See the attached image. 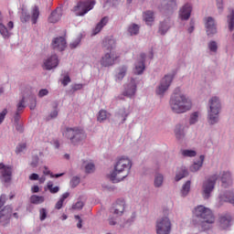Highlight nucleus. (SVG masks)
Listing matches in <instances>:
<instances>
[{"label":"nucleus","instance_id":"nucleus-1","mask_svg":"<svg viewBox=\"0 0 234 234\" xmlns=\"http://www.w3.org/2000/svg\"><path fill=\"white\" fill-rule=\"evenodd\" d=\"M133 167L131 159L127 157H120L114 165V170L110 174L109 178L113 184L122 182L123 178L129 175V171Z\"/></svg>","mask_w":234,"mask_h":234},{"label":"nucleus","instance_id":"nucleus-2","mask_svg":"<svg viewBox=\"0 0 234 234\" xmlns=\"http://www.w3.org/2000/svg\"><path fill=\"white\" fill-rule=\"evenodd\" d=\"M170 107L176 114H184V112L190 111L192 107L191 100L177 89L170 99Z\"/></svg>","mask_w":234,"mask_h":234},{"label":"nucleus","instance_id":"nucleus-3","mask_svg":"<svg viewBox=\"0 0 234 234\" xmlns=\"http://www.w3.org/2000/svg\"><path fill=\"white\" fill-rule=\"evenodd\" d=\"M195 215L197 218H201V227L204 231L209 229L211 224L215 222V216L211 209L200 205L195 208Z\"/></svg>","mask_w":234,"mask_h":234},{"label":"nucleus","instance_id":"nucleus-4","mask_svg":"<svg viewBox=\"0 0 234 234\" xmlns=\"http://www.w3.org/2000/svg\"><path fill=\"white\" fill-rule=\"evenodd\" d=\"M64 138L69 141L71 145H78L80 142H83L87 138V133L83 129L79 127H67L62 133Z\"/></svg>","mask_w":234,"mask_h":234},{"label":"nucleus","instance_id":"nucleus-5","mask_svg":"<svg viewBox=\"0 0 234 234\" xmlns=\"http://www.w3.org/2000/svg\"><path fill=\"white\" fill-rule=\"evenodd\" d=\"M209 110L207 112V120L210 125H215L218 122V114L220 112V100L218 97H212L209 101Z\"/></svg>","mask_w":234,"mask_h":234},{"label":"nucleus","instance_id":"nucleus-6","mask_svg":"<svg viewBox=\"0 0 234 234\" xmlns=\"http://www.w3.org/2000/svg\"><path fill=\"white\" fill-rule=\"evenodd\" d=\"M95 5L96 1L94 0H80L72 7L71 12H73V14L78 17H83V16L89 14V12L94 8Z\"/></svg>","mask_w":234,"mask_h":234},{"label":"nucleus","instance_id":"nucleus-7","mask_svg":"<svg viewBox=\"0 0 234 234\" xmlns=\"http://www.w3.org/2000/svg\"><path fill=\"white\" fill-rule=\"evenodd\" d=\"M218 178L219 176H218V174H214L203 182L201 194L205 200H207V198L211 197V193H213V189H215V186Z\"/></svg>","mask_w":234,"mask_h":234},{"label":"nucleus","instance_id":"nucleus-8","mask_svg":"<svg viewBox=\"0 0 234 234\" xmlns=\"http://www.w3.org/2000/svg\"><path fill=\"white\" fill-rule=\"evenodd\" d=\"M171 219L167 217L160 218L156 220L155 231L156 234H170L171 233Z\"/></svg>","mask_w":234,"mask_h":234},{"label":"nucleus","instance_id":"nucleus-9","mask_svg":"<svg viewBox=\"0 0 234 234\" xmlns=\"http://www.w3.org/2000/svg\"><path fill=\"white\" fill-rule=\"evenodd\" d=\"M172 82H173V75H165L162 79L159 86L156 89V94L158 96H164V92H165L167 89L171 87Z\"/></svg>","mask_w":234,"mask_h":234},{"label":"nucleus","instance_id":"nucleus-10","mask_svg":"<svg viewBox=\"0 0 234 234\" xmlns=\"http://www.w3.org/2000/svg\"><path fill=\"white\" fill-rule=\"evenodd\" d=\"M205 28L207 36H215L217 34V24L211 16L205 18Z\"/></svg>","mask_w":234,"mask_h":234},{"label":"nucleus","instance_id":"nucleus-11","mask_svg":"<svg viewBox=\"0 0 234 234\" xmlns=\"http://www.w3.org/2000/svg\"><path fill=\"white\" fill-rule=\"evenodd\" d=\"M52 48H54V50H58V52H63V50L67 48V40H65V37H56L52 41Z\"/></svg>","mask_w":234,"mask_h":234},{"label":"nucleus","instance_id":"nucleus-12","mask_svg":"<svg viewBox=\"0 0 234 234\" xmlns=\"http://www.w3.org/2000/svg\"><path fill=\"white\" fill-rule=\"evenodd\" d=\"M134 94H136V80H134V79H132L130 83L124 86L123 96L133 98Z\"/></svg>","mask_w":234,"mask_h":234},{"label":"nucleus","instance_id":"nucleus-13","mask_svg":"<svg viewBox=\"0 0 234 234\" xmlns=\"http://www.w3.org/2000/svg\"><path fill=\"white\" fill-rule=\"evenodd\" d=\"M10 217H12V208L10 207H5L0 211V224L5 226L10 222Z\"/></svg>","mask_w":234,"mask_h":234},{"label":"nucleus","instance_id":"nucleus-14","mask_svg":"<svg viewBox=\"0 0 234 234\" xmlns=\"http://www.w3.org/2000/svg\"><path fill=\"white\" fill-rule=\"evenodd\" d=\"M0 171L4 182H10L12 180V166H6L4 164H0Z\"/></svg>","mask_w":234,"mask_h":234},{"label":"nucleus","instance_id":"nucleus-15","mask_svg":"<svg viewBox=\"0 0 234 234\" xmlns=\"http://www.w3.org/2000/svg\"><path fill=\"white\" fill-rule=\"evenodd\" d=\"M191 12H193V7L189 4H186L179 11V16L182 21H187L191 17Z\"/></svg>","mask_w":234,"mask_h":234},{"label":"nucleus","instance_id":"nucleus-16","mask_svg":"<svg viewBox=\"0 0 234 234\" xmlns=\"http://www.w3.org/2000/svg\"><path fill=\"white\" fill-rule=\"evenodd\" d=\"M123 211H125V200L118 199L114 205V215L122 217Z\"/></svg>","mask_w":234,"mask_h":234},{"label":"nucleus","instance_id":"nucleus-17","mask_svg":"<svg viewBox=\"0 0 234 234\" xmlns=\"http://www.w3.org/2000/svg\"><path fill=\"white\" fill-rule=\"evenodd\" d=\"M221 186L222 187H228V186H231L232 181H231V174L229 172H222L221 176Z\"/></svg>","mask_w":234,"mask_h":234},{"label":"nucleus","instance_id":"nucleus-18","mask_svg":"<svg viewBox=\"0 0 234 234\" xmlns=\"http://www.w3.org/2000/svg\"><path fill=\"white\" fill-rule=\"evenodd\" d=\"M143 19L146 25L151 27V25H153V23L154 22V12L146 11L143 13Z\"/></svg>","mask_w":234,"mask_h":234},{"label":"nucleus","instance_id":"nucleus-19","mask_svg":"<svg viewBox=\"0 0 234 234\" xmlns=\"http://www.w3.org/2000/svg\"><path fill=\"white\" fill-rule=\"evenodd\" d=\"M127 74V66H121L117 69V72L115 75L116 81H122L125 78Z\"/></svg>","mask_w":234,"mask_h":234},{"label":"nucleus","instance_id":"nucleus-20","mask_svg":"<svg viewBox=\"0 0 234 234\" xmlns=\"http://www.w3.org/2000/svg\"><path fill=\"white\" fill-rule=\"evenodd\" d=\"M108 23H109V17L104 16L103 18H101V20L97 24V26L93 29V36H96V34H100L103 27H105V25H107Z\"/></svg>","mask_w":234,"mask_h":234},{"label":"nucleus","instance_id":"nucleus-21","mask_svg":"<svg viewBox=\"0 0 234 234\" xmlns=\"http://www.w3.org/2000/svg\"><path fill=\"white\" fill-rule=\"evenodd\" d=\"M58 65H59V62L58 59H47L44 62L43 68L46 70H52V69H56Z\"/></svg>","mask_w":234,"mask_h":234},{"label":"nucleus","instance_id":"nucleus-22","mask_svg":"<svg viewBox=\"0 0 234 234\" xmlns=\"http://www.w3.org/2000/svg\"><path fill=\"white\" fill-rule=\"evenodd\" d=\"M221 202H229V204H232L234 206V195L233 192H226L219 197Z\"/></svg>","mask_w":234,"mask_h":234},{"label":"nucleus","instance_id":"nucleus-23","mask_svg":"<svg viewBox=\"0 0 234 234\" xmlns=\"http://www.w3.org/2000/svg\"><path fill=\"white\" fill-rule=\"evenodd\" d=\"M37 19H39V6L34 5L31 8V22L33 25L37 23Z\"/></svg>","mask_w":234,"mask_h":234},{"label":"nucleus","instance_id":"nucleus-24","mask_svg":"<svg viewBox=\"0 0 234 234\" xmlns=\"http://www.w3.org/2000/svg\"><path fill=\"white\" fill-rule=\"evenodd\" d=\"M145 70V62L144 60H139L135 63V69L133 70L134 74L140 75Z\"/></svg>","mask_w":234,"mask_h":234},{"label":"nucleus","instance_id":"nucleus-25","mask_svg":"<svg viewBox=\"0 0 234 234\" xmlns=\"http://www.w3.org/2000/svg\"><path fill=\"white\" fill-rule=\"evenodd\" d=\"M204 155H200L199 157V161L197 163H194L191 166H190V171L192 173H197V171H198L200 169V167H202V165H204Z\"/></svg>","mask_w":234,"mask_h":234},{"label":"nucleus","instance_id":"nucleus-26","mask_svg":"<svg viewBox=\"0 0 234 234\" xmlns=\"http://www.w3.org/2000/svg\"><path fill=\"white\" fill-rule=\"evenodd\" d=\"M220 226L223 229H227L231 226V217L230 216H224L220 218Z\"/></svg>","mask_w":234,"mask_h":234},{"label":"nucleus","instance_id":"nucleus-27","mask_svg":"<svg viewBox=\"0 0 234 234\" xmlns=\"http://www.w3.org/2000/svg\"><path fill=\"white\" fill-rule=\"evenodd\" d=\"M229 15L227 16V23L229 25V29L230 32H233L234 30V10L230 9L229 10Z\"/></svg>","mask_w":234,"mask_h":234},{"label":"nucleus","instance_id":"nucleus-28","mask_svg":"<svg viewBox=\"0 0 234 234\" xmlns=\"http://www.w3.org/2000/svg\"><path fill=\"white\" fill-rule=\"evenodd\" d=\"M189 173L187 172V169L184 166L180 168V170L176 175V181L179 182V180H182V178H186Z\"/></svg>","mask_w":234,"mask_h":234},{"label":"nucleus","instance_id":"nucleus-29","mask_svg":"<svg viewBox=\"0 0 234 234\" xmlns=\"http://www.w3.org/2000/svg\"><path fill=\"white\" fill-rule=\"evenodd\" d=\"M0 34L5 37V39H8V37L12 36L10 30L3 23H0Z\"/></svg>","mask_w":234,"mask_h":234},{"label":"nucleus","instance_id":"nucleus-30","mask_svg":"<svg viewBox=\"0 0 234 234\" xmlns=\"http://www.w3.org/2000/svg\"><path fill=\"white\" fill-rule=\"evenodd\" d=\"M175 134L177 140H182V138H184L185 136L184 126H182L181 124H177L175 129Z\"/></svg>","mask_w":234,"mask_h":234},{"label":"nucleus","instance_id":"nucleus-31","mask_svg":"<svg viewBox=\"0 0 234 234\" xmlns=\"http://www.w3.org/2000/svg\"><path fill=\"white\" fill-rule=\"evenodd\" d=\"M189 191H191V181L188 180L186 182V184L183 185L181 189V195L182 197H187L189 194Z\"/></svg>","mask_w":234,"mask_h":234},{"label":"nucleus","instance_id":"nucleus-32","mask_svg":"<svg viewBox=\"0 0 234 234\" xmlns=\"http://www.w3.org/2000/svg\"><path fill=\"white\" fill-rule=\"evenodd\" d=\"M59 19H61V13H58V10L53 11L48 17L49 23H58Z\"/></svg>","mask_w":234,"mask_h":234},{"label":"nucleus","instance_id":"nucleus-33","mask_svg":"<svg viewBox=\"0 0 234 234\" xmlns=\"http://www.w3.org/2000/svg\"><path fill=\"white\" fill-rule=\"evenodd\" d=\"M30 202L31 204H35V205L43 204V202H45V197L42 196L33 195L30 197Z\"/></svg>","mask_w":234,"mask_h":234},{"label":"nucleus","instance_id":"nucleus-34","mask_svg":"<svg viewBox=\"0 0 234 234\" xmlns=\"http://www.w3.org/2000/svg\"><path fill=\"white\" fill-rule=\"evenodd\" d=\"M169 30V21L165 20L160 24L159 33L164 36Z\"/></svg>","mask_w":234,"mask_h":234},{"label":"nucleus","instance_id":"nucleus-35","mask_svg":"<svg viewBox=\"0 0 234 234\" xmlns=\"http://www.w3.org/2000/svg\"><path fill=\"white\" fill-rule=\"evenodd\" d=\"M111 114H109L107 112V111L105 110H101L98 113V117L97 120L98 122H105V120H107L108 117H110Z\"/></svg>","mask_w":234,"mask_h":234},{"label":"nucleus","instance_id":"nucleus-36","mask_svg":"<svg viewBox=\"0 0 234 234\" xmlns=\"http://www.w3.org/2000/svg\"><path fill=\"white\" fill-rule=\"evenodd\" d=\"M128 32L131 36H136L138 35V32H140V26L136 24H132L128 27Z\"/></svg>","mask_w":234,"mask_h":234},{"label":"nucleus","instance_id":"nucleus-37","mask_svg":"<svg viewBox=\"0 0 234 234\" xmlns=\"http://www.w3.org/2000/svg\"><path fill=\"white\" fill-rule=\"evenodd\" d=\"M83 164L85 165L86 173L88 174L94 173V170L96 169V167L94 166V164L87 163V162H84Z\"/></svg>","mask_w":234,"mask_h":234},{"label":"nucleus","instance_id":"nucleus-38","mask_svg":"<svg viewBox=\"0 0 234 234\" xmlns=\"http://www.w3.org/2000/svg\"><path fill=\"white\" fill-rule=\"evenodd\" d=\"M162 184H164V176L158 174L154 179V186L155 187H160Z\"/></svg>","mask_w":234,"mask_h":234},{"label":"nucleus","instance_id":"nucleus-39","mask_svg":"<svg viewBox=\"0 0 234 234\" xmlns=\"http://www.w3.org/2000/svg\"><path fill=\"white\" fill-rule=\"evenodd\" d=\"M198 122V112H195L190 115L189 123L190 125H195Z\"/></svg>","mask_w":234,"mask_h":234},{"label":"nucleus","instance_id":"nucleus-40","mask_svg":"<svg viewBox=\"0 0 234 234\" xmlns=\"http://www.w3.org/2000/svg\"><path fill=\"white\" fill-rule=\"evenodd\" d=\"M48 189L52 195L59 192V186H54L52 183L48 184Z\"/></svg>","mask_w":234,"mask_h":234},{"label":"nucleus","instance_id":"nucleus-41","mask_svg":"<svg viewBox=\"0 0 234 234\" xmlns=\"http://www.w3.org/2000/svg\"><path fill=\"white\" fill-rule=\"evenodd\" d=\"M101 65L102 67H112L114 65V59H102L101 60Z\"/></svg>","mask_w":234,"mask_h":234},{"label":"nucleus","instance_id":"nucleus-42","mask_svg":"<svg viewBox=\"0 0 234 234\" xmlns=\"http://www.w3.org/2000/svg\"><path fill=\"white\" fill-rule=\"evenodd\" d=\"M182 154L183 156H188L191 158L193 156H197V152L194 150H183Z\"/></svg>","mask_w":234,"mask_h":234},{"label":"nucleus","instance_id":"nucleus-43","mask_svg":"<svg viewBox=\"0 0 234 234\" xmlns=\"http://www.w3.org/2000/svg\"><path fill=\"white\" fill-rule=\"evenodd\" d=\"M208 48H209L210 52H217V50L218 49V46L217 45V42L210 41L208 43Z\"/></svg>","mask_w":234,"mask_h":234},{"label":"nucleus","instance_id":"nucleus-44","mask_svg":"<svg viewBox=\"0 0 234 234\" xmlns=\"http://www.w3.org/2000/svg\"><path fill=\"white\" fill-rule=\"evenodd\" d=\"M25 149H27V144H25V143L20 144L16 146V154L23 153V151H25Z\"/></svg>","mask_w":234,"mask_h":234},{"label":"nucleus","instance_id":"nucleus-45","mask_svg":"<svg viewBox=\"0 0 234 234\" xmlns=\"http://www.w3.org/2000/svg\"><path fill=\"white\" fill-rule=\"evenodd\" d=\"M80 185V177L75 176L70 181L71 187H77Z\"/></svg>","mask_w":234,"mask_h":234},{"label":"nucleus","instance_id":"nucleus-46","mask_svg":"<svg viewBox=\"0 0 234 234\" xmlns=\"http://www.w3.org/2000/svg\"><path fill=\"white\" fill-rule=\"evenodd\" d=\"M39 218L42 221L47 218V208H40V210H39Z\"/></svg>","mask_w":234,"mask_h":234},{"label":"nucleus","instance_id":"nucleus-47","mask_svg":"<svg viewBox=\"0 0 234 234\" xmlns=\"http://www.w3.org/2000/svg\"><path fill=\"white\" fill-rule=\"evenodd\" d=\"M25 109V98H23L17 104V111L16 112H21Z\"/></svg>","mask_w":234,"mask_h":234},{"label":"nucleus","instance_id":"nucleus-48","mask_svg":"<svg viewBox=\"0 0 234 234\" xmlns=\"http://www.w3.org/2000/svg\"><path fill=\"white\" fill-rule=\"evenodd\" d=\"M80 43H81V38L78 37L69 44V47L70 48H76L80 45Z\"/></svg>","mask_w":234,"mask_h":234},{"label":"nucleus","instance_id":"nucleus-49","mask_svg":"<svg viewBox=\"0 0 234 234\" xmlns=\"http://www.w3.org/2000/svg\"><path fill=\"white\" fill-rule=\"evenodd\" d=\"M174 8H176V0H170L167 4V9L174 10Z\"/></svg>","mask_w":234,"mask_h":234},{"label":"nucleus","instance_id":"nucleus-50","mask_svg":"<svg viewBox=\"0 0 234 234\" xmlns=\"http://www.w3.org/2000/svg\"><path fill=\"white\" fill-rule=\"evenodd\" d=\"M6 114H8V110L4 109L1 112H0V124L5 122V118L6 116Z\"/></svg>","mask_w":234,"mask_h":234},{"label":"nucleus","instance_id":"nucleus-51","mask_svg":"<svg viewBox=\"0 0 234 234\" xmlns=\"http://www.w3.org/2000/svg\"><path fill=\"white\" fill-rule=\"evenodd\" d=\"M85 204H83V201H78L76 205L72 206V209H83V207Z\"/></svg>","mask_w":234,"mask_h":234},{"label":"nucleus","instance_id":"nucleus-52","mask_svg":"<svg viewBox=\"0 0 234 234\" xmlns=\"http://www.w3.org/2000/svg\"><path fill=\"white\" fill-rule=\"evenodd\" d=\"M119 116L122 118V122H125V120H127V117L129 116V113L125 112V110H121L119 112Z\"/></svg>","mask_w":234,"mask_h":234},{"label":"nucleus","instance_id":"nucleus-53","mask_svg":"<svg viewBox=\"0 0 234 234\" xmlns=\"http://www.w3.org/2000/svg\"><path fill=\"white\" fill-rule=\"evenodd\" d=\"M61 83L64 87H67L69 83H70V77H69V75H66L61 80Z\"/></svg>","mask_w":234,"mask_h":234},{"label":"nucleus","instance_id":"nucleus-54","mask_svg":"<svg viewBox=\"0 0 234 234\" xmlns=\"http://www.w3.org/2000/svg\"><path fill=\"white\" fill-rule=\"evenodd\" d=\"M28 19H30V15H27L26 13H23L20 20L22 23H27V21H28Z\"/></svg>","mask_w":234,"mask_h":234},{"label":"nucleus","instance_id":"nucleus-55","mask_svg":"<svg viewBox=\"0 0 234 234\" xmlns=\"http://www.w3.org/2000/svg\"><path fill=\"white\" fill-rule=\"evenodd\" d=\"M48 94V90L47 89H42L38 92V97L43 98L44 96H47Z\"/></svg>","mask_w":234,"mask_h":234},{"label":"nucleus","instance_id":"nucleus-56","mask_svg":"<svg viewBox=\"0 0 234 234\" xmlns=\"http://www.w3.org/2000/svg\"><path fill=\"white\" fill-rule=\"evenodd\" d=\"M75 218H76V220H79V222L77 223V228H79L80 229V228H82V226H83V225H81L83 220L81 219V218L79 215L75 216Z\"/></svg>","mask_w":234,"mask_h":234},{"label":"nucleus","instance_id":"nucleus-57","mask_svg":"<svg viewBox=\"0 0 234 234\" xmlns=\"http://www.w3.org/2000/svg\"><path fill=\"white\" fill-rule=\"evenodd\" d=\"M63 202L65 201L62 199H59L55 206L56 209H61L63 207Z\"/></svg>","mask_w":234,"mask_h":234},{"label":"nucleus","instance_id":"nucleus-58","mask_svg":"<svg viewBox=\"0 0 234 234\" xmlns=\"http://www.w3.org/2000/svg\"><path fill=\"white\" fill-rule=\"evenodd\" d=\"M29 180H39V175H37V174H31L29 176Z\"/></svg>","mask_w":234,"mask_h":234},{"label":"nucleus","instance_id":"nucleus-59","mask_svg":"<svg viewBox=\"0 0 234 234\" xmlns=\"http://www.w3.org/2000/svg\"><path fill=\"white\" fill-rule=\"evenodd\" d=\"M217 6H218V10H220V12H222V7H223L222 0H217Z\"/></svg>","mask_w":234,"mask_h":234},{"label":"nucleus","instance_id":"nucleus-60","mask_svg":"<svg viewBox=\"0 0 234 234\" xmlns=\"http://www.w3.org/2000/svg\"><path fill=\"white\" fill-rule=\"evenodd\" d=\"M70 197V194L69 192H66L62 195V197H60V199H62L64 202L65 200H67V197Z\"/></svg>","mask_w":234,"mask_h":234},{"label":"nucleus","instance_id":"nucleus-61","mask_svg":"<svg viewBox=\"0 0 234 234\" xmlns=\"http://www.w3.org/2000/svg\"><path fill=\"white\" fill-rule=\"evenodd\" d=\"M32 193H39V186H34L31 188Z\"/></svg>","mask_w":234,"mask_h":234},{"label":"nucleus","instance_id":"nucleus-62","mask_svg":"<svg viewBox=\"0 0 234 234\" xmlns=\"http://www.w3.org/2000/svg\"><path fill=\"white\" fill-rule=\"evenodd\" d=\"M102 59H114V58L111 56V53H106Z\"/></svg>","mask_w":234,"mask_h":234},{"label":"nucleus","instance_id":"nucleus-63","mask_svg":"<svg viewBox=\"0 0 234 234\" xmlns=\"http://www.w3.org/2000/svg\"><path fill=\"white\" fill-rule=\"evenodd\" d=\"M7 28H8L9 31L12 30V28H14V22L13 21H9L7 23Z\"/></svg>","mask_w":234,"mask_h":234},{"label":"nucleus","instance_id":"nucleus-64","mask_svg":"<svg viewBox=\"0 0 234 234\" xmlns=\"http://www.w3.org/2000/svg\"><path fill=\"white\" fill-rule=\"evenodd\" d=\"M50 117L51 118H57L58 117V111L55 110V111L51 112Z\"/></svg>","mask_w":234,"mask_h":234}]
</instances>
